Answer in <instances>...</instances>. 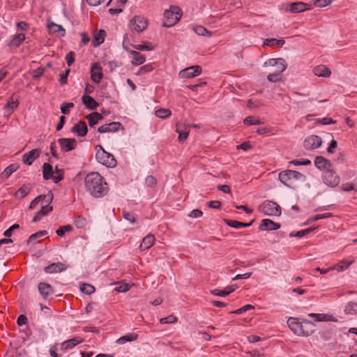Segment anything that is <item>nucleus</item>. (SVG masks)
<instances>
[{"label": "nucleus", "mask_w": 357, "mask_h": 357, "mask_svg": "<svg viewBox=\"0 0 357 357\" xmlns=\"http://www.w3.org/2000/svg\"><path fill=\"white\" fill-rule=\"evenodd\" d=\"M86 191L95 198L105 196L109 187L103 177L98 172H91L84 178Z\"/></svg>", "instance_id": "f257e3e1"}, {"label": "nucleus", "mask_w": 357, "mask_h": 357, "mask_svg": "<svg viewBox=\"0 0 357 357\" xmlns=\"http://www.w3.org/2000/svg\"><path fill=\"white\" fill-rule=\"evenodd\" d=\"M287 325L290 330L296 335L307 337L314 332V324L311 321L304 319L298 321V319L289 317Z\"/></svg>", "instance_id": "f03ea898"}, {"label": "nucleus", "mask_w": 357, "mask_h": 357, "mask_svg": "<svg viewBox=\"0 0 357 357\" xmlns=\"http://www.w3.org/2000/svg\"><path fill=\"white\" fill-rule=\"evenodd\" d=\"M96 149V159L100 164L108 167L114 168L116 166L117 162L114 155L105 151L101 145H97Z\"/></svg>", "instance_id": "7ed1b4c3"}, {"label": "nucleus", "mask_w": 357, "mask_h": 357, "mask_svg": "<svg viewBox=\"0 0 357 357\" xmlns=\"http://www.w3.org/2000/svg\"><path fill=\"white\" fill-rule=\"evenodd\" d=\"M278 177L281 183L289 188L291 187L293 181H305V176L303 174L289 169L280 172Z\"/></svg>", "instance_id": "20e7f679"}, {"label": "nucleus", "mask_w": 357, "mask_h": 357, "mask_svg": "<svg viewBox=\"0 0 357 357\" xmlns=\"http://www.w3.org/2000/svg\"><path fill=\"white\" fill-rule=\"evenodd\" d=\"M182 16V10L180 8L175 6H170L169 10H166L164 13L165 21L163 26L170 27L174 26L179 21Z\"/></svg>", "instance_id": "39448f33"}, {"label": "nucleus", "mask_w": 357, "mask_h": 357, "mask_svg": "<svg viewBox=\"0 0 357 357\" xmlns=\"http://www.w3.org/2000/svg\"><path fill=\"white\" fill-rule=\"evenodd\" d=\"M43 201L40 203L41 209L33 217L32 222H37L40 221L43 216L47 215L52 211V206L50 204L53 199V194L49 192L47 195H43Z\"/></svg>", "instance_id": "423d86ee"}, {"label": "nucleus", "mask_w": 357, "mask_h": 357, "mask_svg": "<svg viewBox=\"0 0 357 357\" xmlns=\"http://www.w3.org/2000/svg\"><path fill=\"white\" fill-rule=\"evenodd\" d=\"M259 211L266 215L280 216L281 215V208L280 206L272 201H265L259 206Z\"/></svg>", "instance_id": "0eeeda50"}, {"label": "nucleus", "mask_w": 357, "mask_h": 357, "mask_svg": "<svg viewBox=\"0 0 357 357\" xmlns=\"http://www.w3.org/2000/svg\"><path fill=\"white\" fill-rule=\"evenodd\" d=\"M148 25V20L141 15L135 16L130 20L129 23V27L131 31L141 33L142 32Z\"/></svg>", "instance_id": "6e6552de"}, {"label": "nucleus", "mask_w": 357, "mask_h": 357, "mask_svg": "<svg viewBox=\"0 0 357 357\" xmlns=\"http://www.w3.org/2000/svg\"><path fill=\"white\" fill-rule=\"evenodd\" d=\"M322 178L324 183L330 187H335L340 182L339 176L331 168L324 172Z\"/></svg>", "instance_id": "1a4fd4ad"}, {"label": "nucleus", "mask_w": 357, "mask_h": 357, "mask_svg": "<svg viewBox=\"0 0 357 357\" xmlns=\"http://www.w3.org/2000/svg\"><path fill=\"white\" fill-rule=\"evenodd\" d=\"M264 66H271L275 68L274 72L280 74L287 68V63L284 59H271L264 63Z\"/></svg>", "instance_id": "9d476101"}, {"label": "nucleus", "mask_w": 357, "mask_h": 357, "mask_svg": "<svg viewBox=\"0 0 357 357\" xmlns=\"http://www.w3.org/2000/svg\"><path fill=\"white\" fill-rule=\"evenodd\" d=\"M285 6L286 10H288L291 13H298L311 9L310 5L301 1L287 3Z\"/></svg>", "instance_id": "9b49d317"}, {"label": "nucleus", "mask_w": 357, "mask_h": 357, "mask_svg": "<svg viewBox=\"0 0 357 357\" xmlns=\"http://www.w3.org/2000/svg\"><path fill=\"white\" fill-rule=\"evenodd\" d=\"M321 144L322 140L321 137L317 135H310L305 139L303 146L307 150H313L319 148Z\"/></svg>", "instance_id": "f8f14e48"}, {"label": "nucleus", "mask_w": 357, "mask_h": 357, "mask_svg": "<svg viewBox=\"0 0 357 357\" xmlns=\"http://www.w3.org/2000/svg\"><path fill=\"white\" fill-rule=\"evenodd\" d=\"M202 73V68L199 66H192L182 70L179 72V77L181 78H192Z\"/></svg>", "instance_id": "ddd939ff"}, {"label": "nucleus", "mask_w": 357, "mask_h": 357, "mask_svg": "<svg viewBox=\"0 0 357 357\" xmlns=\"http://www.w3.org/2000/svg\"><path fill=\"white\" fill-rule=\"evenodd\" d=\"M58 143L64 152L75 149L77 144L76 139L73 138H60L58 139Z\"/></svg>", "instance_id": "4468645a"}, {"label": "nucleus", "mask_w": 357, "mask_h": 357, "mask_svg": "<svg viewBox=\"0 0 357 357\" xmlns=\"http://www.w3.org/2000/svg\"><path fill=\"white\" fill-rule=\"evenodd\" d=\"M82 342L83 339L79 337H75L59 344V349L61 351L65 352L68 350L73 349L75 347L82 343Z\"/></svg>", "instance_id": "2eb2a0df"}, {"label": "nucleus", "mask_w": 357, "mask_h": 357, "mask_svg": "<svg viewBox=\"0 0 357 357\" xmlns=\"http://www.w3.org/2000/svg\"><path fill=\"white\" fill-rule=\"evenodd\" d=\"M103 77L102 67L98 63H94L91 67V78L95 83H99Z\"/></svg>", "instance_id": "dca6fc26"}, {"label": "nucleus", "mask_w": 357, "mask_h": 357, "mask_svg": "<svg viewBox=\"0 0 357 357\" xmlns=\"http://www.w3.org/2000/svg\"><path fill=\"white\" fill-rule=\"evenodd\" d=\"M123 47L126 51L129 52V53L132 56V60L131 61V63L133 66H139L145 62L146 58L144 55L142 54L141 53L135 50H129L128 47H127L124 45V43L123 44Z\"/></svg>", "instance_id": "f3484780"}, {"label": "nucleus", "mask_w": 357, "mask_h": 357, "mask_svg": "<svg viewBox=\"0 0 357 357\" xmlns=\"http://www.w3.org/2000/svg\"><path fill=\"white\" fill-rule=\"evenodd\" d=\"M40 153V149H36L24 153L22 156L23 162L27 165H31L33 161L39 158Z\"/></svg>", "instance_id": "a211bd4d"}, {"label": "nucleus", "mask_w": 357, "mask_h": 357, "mask_svg": "<svg viewBox=\"0 0 357 357\" xmlns=\"http://www.w3.org/2000/svg\"><path fill=\"white\" fill-rule=\"evenodd\" d=\"M70 131L73 133H76L78 137H82L87 134L88 128L84 121H79L72 127Z\"/></svg>", "instance_id": "6ab92c4d"}, {"label": "nucleus", "mask_w": 357, "mask_h": 357, "mask_svg": "<svg viewBox=\"0 0 357 357\" xmlns=\"http://www.w3.org/2000/svg\"><path fill=\"white\" fill-rule=\"evenodd\" d=\"M120 127H121V124L119 122H111L99 127L98 132L100 133L114 132L118 131Z\"/></svg>", "instance_id": "aec40b11"}, {"label": "nucleus", "mask_w": 357, "mask_h": 357, "mask_svg": "<svg viewBox=\"0 0 357 357\" xmlns=\"http://www.w3.org/2000/svg\"><path fill=\"white\" fill-rule=\"evenodd\" d=\"M38 288L40 294L44 299H47L54 293L52 287L46 282L39 283Z\"/></svg>", "instance_id": "412c9836"}, {"label": "nucleus", "mask_w": 357, "mask_h": 357, "mask_svg": "<svg viewBox=\"0 0 357 357\" xmlns=\"http://www.w3.org/2000/svg\"><path fill=\"white\" fill-rule=\"evenodd\" d=\"M67 268L68 266L61 262L52 263L45 268V271L47 273H61L66 271Z\"/></svg>", "instance_id": "4be33fe9"}, {"label": "nucleus", "mask_w": 357, "mask_h": 357, "mask_svg": "<svg viewBox=\"0 0 357 357\" xmlns=\"http://www.w3.org/2000/svg\"><path fill=\"white\" fill-rule=\"evenodd\" d=\"M176 132L178 134L179 142H183L188 138L190 130L187 128L186 125L177 123L176 124Z\"/></svg>", "instance_id": "5701e85b"}, {"label": "nucleus", "mask_w": 357, "mask_h": 357, "mask_svg": "<svg viewBox=\"0 0 357 357\" xmlns=\"http://www.w3.org/2000/svg\"><path fill=\"white\" fill-rule=\"evenodd\" d=\"M280 225L279 223L274 222L270 219H264L261 220L259 229L261 231L268 230H277L280 229Z\"/></svg>", "instance_id": "b1692460"}, {"label": "nucleus", "mask_w": 357, "mask_h": 357, "mask_svg": "<svg viewBox=\"0 0 357 357\" xmlns=\"http://www.w3.org/2000/svg\"><path fill=\"white\" fill-rule=\"evenodd\" d=\"M314 165L317 168L324 171L332 167L331 162L323 156H317L314 159Z\"/></svg>", "instance_id": "393cba45"}, {"label": "nucleus", "mask_w": 357, "mask_h": 357, "mask_svg": "<svg viewBox=\"0 0 357 357\" xmlns=\"http://www.w3.org/2000/svg\"><path fill=\"white\" fill-rule=\"evenodd\" d=\"M354 263L353 257H349L345 260L340 261L338 264L332 267L333 270H336L338 272H342L347 270L351 265Z\"/></svg>", "instance_id": "a878e982"}, {"label": "nucleus", "mask_w": 357, "mask_h": 357, "mask_svg": "<svg viewBox=\"0 0 357 357\" xmlns=\"http://www.w3.org/2000/svg\"><path fill=\"white\" fill-rule=\"evenodd\" d=\"M313 73L318 77H328L331 75V71L326 66L320 65L314 68Z\"/></svg>", "instance_id": "bb28decb"}, {"label": "nucleus", "mask_w": 357, "mask_h": 357, "mask_svg": "<svg viewBox=\"0 0 357 357\" xmlns=\"http://www.w3.org/2000/svg\"><path fill=\"white\" fill-rule=\"evenodd\" d=\"M25 38V34L23 33L15 34L11 38L8 45L10 47H17L22 43Z\"/></svg>", "instance_id": "cd10ccee"}, {"label": "nucleus", "mask_w": 357, "mask_h": 357, "mask_svg": "<svg viewBox=\"0 0 357 357\" xmlns=\"http://www.w3.org/2000/svg\"><path fill=\"white\" fill-rule=\"evenodd\" d=\"M82 102L86 107L90 109H95L98 107V103L90 96L84 95L82 98Z\"/></svg>", "instance_id": "c85d7f7f"}, {"label": "nucleus", "mask_w": 357, "mask_h": 357, "mask_svg": "<svg viewBox=\"0 0 357 357\" xmlns=\"http://www.w3.org/2000/svg\"><path fill=\"white\" fill-rule=\"evenodd\" d=\"M155 241V237L153 235L149 234L146 236H145L142 242L139 245V249L143 251L145 250H147L150 248L154 243Z\"/></svg>", "instance_id": "c756f323"}, {"label": "nucleus", "mask_w": 357, "mask_h": 357, "mask_svg": "<svg viewBox=\"0 0 357 357\" xmlns=\"http://www.w3.org/2000/svg\"><path fill=\"white\" fill-rule=\"evenodd\" d=\"M48 29L50 32L56 33L59 36H64L66 34V31L63 27L54 22L49 24Z\"/></svg>", "instance_id": "7c9ffc66"}, {"label": "nucleus", "mask_w": 357, "mask_h": 357, "mask_svg": "<svg viewBox=\"0 0 357 357\" xmlns=\"http://www.w3.org/2000/svg\"><path fill=\"white\" fill-rule=\"evenodd\" d=\"M105 35V31L103 29H100L93 36L92 41L93 45L94 47H98L102 44L104 42Z\"/></svg>", "instance_id": "2f4dec72"}, {"label": "nucleus", "mask_w": 357, "mask_h": 357, "mask_svg": "<svg viewBox=\"0 0 357 357\" xmlns=\"http://www.w3.org/2000/svg\"><path fill=\"white\" fill-rule=\"evenodd\" d=\"M225 222L229 227L240 229L242 227H248L252 225V222L244 223L237 220L225 219Z\"/></svg>", "instance_id": "473e14b6"}, {"label": "nucleus", "mask_w": 357, "mask_h": 357, "mask_svg": "<svg viewBox=\"0 0 357 357\" xmlns=\"http://www.w3.org/2000/svg\"><path fill=\"white\" fill-rule=\"evenodd\" d=\"M52 166L47 162H45L43 165V175L45 180L51 179L54 175Z\"/></svg>", "instance_id": "72a5a7b5"}, {"label": "nucleus", "mask_w": 357, "mask_h": 357, "mask_svg": "<svg viewBox=\"0 0 357 357\" xmlns=\"http://www.w3.org/2000/svg\"><path fill=\"white\" fill-rule=\"evenodd\" d=\"M137 338H138L137 334L131 333H128L127 335H125L121 337L116 341V342L119 344H123L127 342L135 341V340H137Z\"/></svg>", "instance_id": "f704fd0d"}, {"label": "nucleus", "mask_w": 357, "mask_h": 357, "mask_svg": "<svg viewBox=\"0 0 357 357\" xmlns=\"http://www.w3.org/2000/svg\"><path fill=\"white\" fill-rule=\"evenodd\" d=\"M308 317L314 319L315 321H334L332 315L328 316L325 314L310 313Z\"/></svg>", "instance_id": "c9c22d12"}, {"label": "nucleus", "mask_w": 357, "mask_h": 357, "mask_svg": "<svg viewBox=\"0 0 357 357\" xmlns=\"http://www.w3.org/2000/svg\"><path fill=\"white\" fill-rule=\"evenodd\" d=\"M18 167L17 164L10 165L3 171L1 174V177L4 179L8 178L13 173L17 170Z\"/></svg>", "instance_id": "e433bc0d"}, {"label": "nucleus", "mask_w": 357, "mask_h": 357, "mask_svg": "<svg viewBox=\"0 0 357 357\" xmlns=\"http://www.w3.org/2000/svg\"><path fill=\"white\" fill-rule=\"evenodd\" d=\"M18 106L17 100H14L13 98L11 97L8 102L4 106V110L6 113L11 114L14 109Z\"/></svg>", "instance_id": "4c0bfd02"}, {"label": "nucleus", "mask_w": 357, "mask_h": 357, "mask_svg": "<svg viewBox=\"0 0 357 357\" xmlns=\"http://www.w3.org/2000/svg\"><path fill=\"white\" fill-rule=\"evenodd\" d=\"M30 191V188L27 186L24 185L22 187L19 188L15 193V197L17 199H21L24 198L26 195L29 194Z\"/></svg>", "instance_id": "58836bf2"}, {"label": "nucleus", "mask_w": 357, "mask_h": 357, "mask_svg": "<svg viewBox=\"0 0 357 357\" xmlns=\"http://www.w3.org/2000/svg\"><path fill=\"white\" fill-rule=\"evenodd\" d=\"M284 40L282 39H275V38H267L264 41V45L266 46H275L280 45L282 46L284 44Z\"/></svg>", "instance_id": "ea45409f"}, {"label": "nucleus", "mask_w": 357, "mask_h": 357, "mask_svg": "<svg viewBox=\"0 0 357 357\" xmlns=\"http://www.w3.org/2000/svg\"><path fill=\"white\" fill-rule=\"evenodd\" d=\"M344 312L347 314H355L357 312V303L349 302L344 307Z\"/></svg>", "instance_id": "a19ab883"}, {"label": "nucleus", "mask_w": 357, "mask_h": 357, "mask_svg": "<svg viewBox=\"0 0 357 357\" xmlns=\"http://www.w3.org/2000/svg\"><path fill=\"white\" fill-rule=\"evenodd\" d=\"M193 30L199 36H211L212 35L211 31H209L205 27H204L201 25L195 26L193 28Z\"/></svg>", "instance_id": "79ce46f5"}, {"label": "nucleus", "mask_w": 357, "mask_h": 357, "mask_svg": "<svg viewBox=\"0 0 357 357\" xmlns=\"http://www.w3.org/2000/svg\"><path fill=\"white\" fill-rule=\"evenodd\" d=\"M171 111L167 109H160L155 111V115L160 119H167L171 115Z\"/></svg>", "instance_id": "37998d69"}, {"label": "nucleus", "mask_w": 357, "mask_h": 357, "mask_svg": "<svg viewBox=\"0 0 357 357\" xmlns=\"http://www.w3.org/2000/svg\"><path fill=\"white\" fill-rule=\"evenodd\" d=\"M314 229V228H307L306 229L298 231L296 233L292 232L289 234V236H291V237L295 236V237H298V238H302L304 236L311 233Z\"/></svg>", "instance_id": "c03bdc74"}, {"label": "nucleus", "mask_w": 357, "mask_h": 357, "mask_svg": "<svg viewBox=\"0 0 357 357\" xmlns=\"http://www.w3.org/2000/svg\"><path fill=\"white\" fill-rule=\"evenodd\" d=\"M80 290L83 293L90 295L95 291V287L89 284L84 283L80 286Z\"/></svg>", "instance_id": "a18cd8bd"}, {"label": "nucleus", "mask_w": 357, "mask_h": 357, "mask_svg": "<svg viewBox=\"0 0 357 357\" xmlns=\"http://www.w3.org/2000/svg\"><path fill=\"white\" fill-rule=\"evenodd\" d=\"M73 229V226L70 225H67L64 226L60 227L56 231V233L59 236H64L65 233L67 231H70Z\"/></svg>", "instance_id": "49530a36"}, {"label": "nucleus", "mask_w": 357, "mask_h": 357, "mask_svg": "<svg viewBox=\"0 0 357 357\" xmlns=\"http://www.w3.org/2000/svg\"><path fill=\"white\" fill-rule=\"evenodd\" d=\"M74 107L73 102H63L61 105V112L63 114L68 115L70 114V109Z\"/></svg>", "instance_id": "de8ad7c7"}, {"label": "nucleus", "mask_w": 357, "mask_h": 357, "mask_svg": "<svg viewBox=\"0 0 357 357\" xmlns=\"http://www.w3.org/2000/svg\"><path fill=\"white\" fill-rule=\"evenodd\" d=\"M153 70L152 64H146L142 66L138 71L136 73L137 75H142L145 73L151 72Z\"/></svg>", "instance_id": "09e8293b"}, {"label": "nucleus", "mask_w": 357, "mask_h": 357, "mask_svg": "<svg viewBox=\"0 0 357 357\" xmlns=\"http://www.w3.org/2000/svg\"><path fill=\"white\" fill-rule=\"evenodd\" d=\"M177 321V318L174 315H169L167 317L161 318L160 322L162 324H173Z\"/></svg>", "instance_id": "8fccbe9b"}, {"label": "nucleus", "mask_w": 357, "mask_h": 357, "mask_svg": "<svg viewBox=\"0 0 357 357\" xmlns=\"http://www.w3.org/2000/svg\"><path fill=\"white\" fill-rule=\"evenodd\" d=\"M47 234V231H38L33 234H31L29 238V242H33L35 240H36L38 238H41L44 236H45Z\"/></svg>", "instance_id": "3c124183"}, {"label": "nucleus", "mask_w": 357, "mask_h": 357, "mask_svg": "<svg viewBox=\"0 0 357 357\" xmlns=\"http://www.w3.org/2000/svg\"><path fill=\"white\" fill-rule=\"evenodd\" d=\"M243 123L245 125H260L261 123L259 120L255 119L251 116L246 117L244 119Z\"/></svg>", "instance_id": "603ef678"}, {"label": "nucleus", "mask_w": 357, "mask_h": 357, "mask_svg": "<svg viewBox=\"0 0 357 357\" xmlns=\"http://www.w3.org/2000/svg\"><path fill=\"white\" fill-rule=\"evenodd\" d=\"M43 195H39L37 197H36L33 200L31 201L30 203V205L29 206V208L32 210L36 207V206L40 202L43 201Z\"/></svg>", "instance_id": "864d4df0"}, {"label": "nucleus", "mask_w": 357, "mask_h": 357, "mask_svg": "<svg viewBox=\"0 0 357 357\" xmlns=\"http://www.w3.org/2000/svg\"><path fill=\"white\" fill-rule=\"evenodd\" d=\"M75 54L74 52H68L66 56V61L68 66H71L75 62Z\"/></svg>", "instance_id": "5fc2aeb1"}, {"label": "nucleus", "mask_w": 357, "mask_h": 357, "mask_svg": "<svg viewBox=\"0 0 357 357\" xmlns=\"http://www.w3.org/2000/svg\"><path fill=\"white\" fill-rule=\"evenodd\" d=\"M267 79L271 82H276L280 79V74L273 71L267 76Z\"/></svg>", "instance_id": "6e6d98bb"}, {"label": "nucleus", "mask_w": 357, "mask_h": 357, "mask_svg": "<svg viewBox=\"0 0 357 357\" xmlns=\"http://www.w3.org/2000/svg\"><path fill=\"white\" fill-rule=\"evenodd\" d=\"M60 350L59 344H56L50 347V353L52 357H61V355L57 354V351Z\"/></svg>", "instance_id": "4d7b16f0"}, {"label": "nucleus", "mask_w": 357, "mask_h": 357, "mask_svg": "<svg viewBox=\"0 0 357 357\" xmlns=\"http://www.w3.org/2000/svg\"><path fill=\"white\" fill-rule=\"evenodd\" d=\"M146 185L149 187H154L157 183L156 178L153 176H148L145 180Z\"/></svg>", "instance_id": "13d9d810"}, {"label": "nucleus", "mask_w": 357, "mask_h": 357, "mask_svg": "<svg viewBox=\"0 0 357 357\" xmlns=\"http://www.w3.org/2000/svg\"><path fill=\"white\" fill-rule=\"evenodd\" d=\"M291 164H293L294 165H308L311 163L310 160L307 159H303V160H294L290 162Z\"/></svg>", "instance_id": "bf43d9fd"}, {"label": "nucleus", "mask_w": 357, "mask_h": 357, "mask_svg": "<svg viewBox=\"0 0 357 357\" xmlns=\"http://www.w3.org/2000/svg\"><path fill=\"white\" fill-rule=\"evenodd\" d=\"M331 3V0H316L314 5L319 8L326 7Z\"/></svg>", "instance_id": "052dcab7"}, {"label": "nucleus", "mask_w": 357, "mask_h": 357, "mask_svg": "<svg viewBox=\"0 0 357 357\" xmlns=\"http://www.w3.org/2000/svg\"><path fill=\"white\" fill-rule=\"evenodd\" d=\"M44 73V69L41 67H39L32 71V76L33 79H38Z\"/></svg>", "instance_id": "680f3d73"}, {"label": "nucleus", "mask_w": 357, "mask_h": 357, "mask_svg": "<svg viewBox=\"0 0 357 357\" xmlns=\"http://www.w3.org/2000/svg\"><path fill=\"white\" fill-rule=\"evenodd\" d=\"M123 217L130 223L135 222V216L132 213H130L129 212L125 211H123Z\"/></svg>", "instance_id": "e2e57ef3"}, {"label": "nucleus", "mask_w": 357, "mask_h": 357, "mask_svg": "<svg viewBox=\"0 0 357 357\" xmlns=\"http://www.w3.org/2000/svg\"><path fill=\"white\" fill-rule=\"evenodd\" d=\"M20 227V225L17 224H15L12 225L9 229L6 230L3 233V235L6 237H10L12 235V233L14 230L18 229Z\"/></svg>", "instance_id": "0e129e2a"}, {"label": "nucleus", "mask_w": 357, "mask_h": 357, "mask_svg": "<svg viewBox=\"0 0 357 357\" xmlns=\"http://www.w3.org/2000/svg\"><path fill=\"white\" fill-rule=\"evenodd\" d=\"M70 73V69H68L65 73L60 75L59 82L61 85L66 84L68 82V76Z\"/></svg>", "instance_id": "69168bd1"}, {"label": "nucleus", "mask_w": 357, "mask_h": 357, "mask_svg": "<svg viewBox=\"0 0 357 357\" xmlns=\"http://www.w3.org/2000/svg\"><path fill=\"white\" fill-rule=\"evenodd\" d=\"M211 293L215 296H220V297H225L228 296V293L226 292V291L224 290H219V289H213L211 291Z\"/></svg>", "instance_id": "338daca9"}, {"label": "nucleus", "mask_w": 357, "mask_h": 357, "mask_svg": "<svg viewBox=\"0 0 357 357\" xmlns=\"http://www.w3.org/2000/svg\"><path fill=\"white\" fill-rule=\"evenodd\" d=\"M202 215H203V213H202V211H200L199 209H193L190 213L188 216L192 218H200L201 216H202Z\"/></svg>", "instance_id": "774afa93"}]
</instances>
